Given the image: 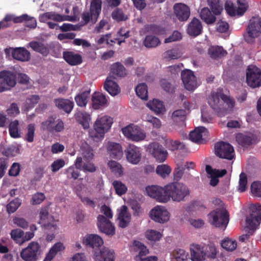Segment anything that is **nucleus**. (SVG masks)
<instances>
[{
    "mask_svg": "<svg viewBox=\"0 0 261 261\" xmlns=\"http://www.w3.org/2000/svg\"><path fill=\"white\" fill-rule=\"evenodd\" d=\"M249 209L250 214L246 219L247 233L239 237V241L242 242L249 239L250 236L254 233L261 223V204H253Z\"/></svg>",
    "mask_w": 261,
    "mask_h": 261,
    "instance_id": "1",
    "label": "nucleus"
},
{
    "mask_svg": "<svg viewBox=\"0 0 261 261\" xmlns=\"http://www.w3.org/2000/svg\"><path fill=\"white\" fill-rule=\"evenodd\" d=\"M167 196L169 201L171 199L173 201L180 202L184 201L186 197L189 196V188L182 182H173L166 185Z\"/></svg>",
    "mask_w": 261,
    "mask_h": 261,
    "instance_id": "2",
    "label": "nucleus"
},
{
    "mask_svg": "<svg viewBox=\"0 0 261 261\" xmlns=\"http://www.w3.org/2000/svg\"><path fill=\"white\" fill-rule=\"evenodd\" d=\"M112 123L113 119L109 116H103L98 118L94 124L95 132H90V136L96 141L101 140L105 134L111 128Z\"/></svg>",
    "mask_w": 261,
    "mask_h": 261,
    "instance_id": "3",
    "label": "nucleus"
},
{
    "mask_svg": "<svg viewBox=\"0 0 261 261\" xmlns=\"http://www.w3.org/2000/svg\"><path fill=\"white\" fill-rule=\"evenodd\" d=\"M208 219L211 224L224 230L229 222V215L226 210L216 208L208 215Z\"/></svg>",
    "mask_w": 261,
    "mask_h": 261,
    "instance_id": "4",
    "label": "nucleus"
},
{
    "mask_svg": "<svg viewBox=\"0 0 261 261\" xmlns=\"http://www.w3.org/2000/svg\"><path fill=\"white\" fill-rule=\"evenodd\" d=\"M17 83V73L8 70L0 71V92L10 90Z\"/></svg>",
    "mask_w": 261,
    "mask_h": 261,
    "instance_id": "5",
    "label": "nucleus"
},
{
    "mask_svg": "<svg viewBox=\"0 0 261 261\" xmlns=\"http://www.w3.org/2000/svg\"><path fill=\"white\" fill-rule=\"evenodd\" d=\"M261 31V18L252 17L249 21L247 28V33L244 35L245 40L248 43H252L254 39L258 37Z\"/></svg>",
    "mask_w": 261,
    "mask_h": 261,
    "instance_id": "6",
    "label": "nucleus"
},
{
    "mask_svg": "<svg viewBox=\"0 0 261 261\" xmlns=\"http://www.w3.org/2000/svg\"><path fill=\"white\" fill-rule=\"evenodd\" d=\"M246 83L252 88L261 86V70L254 65H250L246 70Z\"/></svg>",
    "mask_w": 261,
    "mask_h": 261,
    "instance_id": "7",
    "label": "nucleus"
},
{
    "mask_svg": "<svg viewBox=\"0 0 261 261\" xmlns=\"http://www.w3.org/2000/svg\"><path fill=\"white\" fill-rule=\"evenodd\" d=\"M215 153L220 158L228 160H232L234 156V151L232 146L223 141L217 142L215 144Z\"/></svg>",
    "mask_w": 261,
    "mask_h": 261,
    "instance_id": "8",
    "label": "nucleus"
},
{
    "mask_svg": "<svg viewBox=\"0 0 261 261\" xmlns=\"http://www.w3.org/2000/svg\"><path fill=\"white\" fill-rule=\"evenodd\" d=\"M40 246L35 242H32L20 252V256L24 261H36L40 253Z\"/></svg>",
    "mask_w": 261,
    "mask_h": 261,
    "instance_id": "9",
    "label": "nucleus"
},
{
    "mask_svg": "<svg viewBox=\"0 0 261 261\" xmlns=\"http://www.w3.org/2000/svg\"><path fill=\"white\" fill-rule=\"evenodd\" d=\"M148 195L160 202L166 203L169 201L167 196L166 185L164 187L158 186H148L146 188Z\"/></svg>",
    "mask_w": 261,
    "mask_h": 261,
    "instance_id": "10",
    "label": "nucleus"
},
{
    "mask_svg": "<svg viewBox=\"0 0 261 261\" xmlns=\"http://www.w3.org/2000/svg\"><path fill=\"white\" fill-rule=\"evenodd\" d=\"M124 135L133 141L139 142L145 139L146 134L140 127L130 124L122 129Z\"/></svg>",
    "mask_w": 261,
    "mask_h": 261,
    "instance_id": "11",
    "label": "nucleus"
},
{
    "mask_svg": "<svg viewBox=\"0 0 261 261\" xmlns=\"http://www.w3.org/2000/svg\"><path fill=\"white\" fill-rule=\"evenodd\" d=\"M238 7H237L231 1H227L225 4V10L231 16H242L248 8V4L245 0H238Z\"/></svg>",
    "mask_w": 261,
    "mask_h": 261,
    "instance_id": "12",
    "label": "nucleus"
},
{
    "mask_svg": "<svg viewBox=\"0 0 261 261\" xmlns=\"http://www.w3.org/2000/svg\"><path fill=\"white\" fill-rule=\"evenodd\" d=\"M97 226L99 231L108 236H113L115 233V226L110 220L102 215L97 217Z\"/></svg>",
    "mask_w": 261,
    "mask_h": 261,
    "instance_id": "13",
    "label": "nucleus"
},
{
    "mask_svg": "<svg viewBox=\"0 0 261 261\" xmlns=\"http://www.w3.org/2000/svg\"><path fill=\"white\" fill-rule=\"evenodd\" d=\"M150 216L156 222L164 223L169 220V213L164 206H156L151 210Z\"/></svg>",
    "mask_w": 261,
    "mask_h": 261,
    "instance_id": "14",
    "label": "nucleus"
},
{
    "mask_svg": "<svg viewBox=\"0 0 261 261\" xmlns=\"http://www.w3.org/2000/svg\"><path fill=\"white\" fill-rule=\"evenodd\" d=\"M124 152L127 161L134 165L138 164L141 160V153L139 147L129 144L125 149Z\"/></svg>",
    "mask_w": 261,
    "mask_h": 261,
    "instance_id": "15",
    "label": "nucleus"
},
{
    "mask_svg": "<svg viewBox=\"0 0 261 261\" xmlns=\"http://www.w3.org/2000/svg\"><path fill=\"white\" fill-rule=\"evenodd\" d=\"M181 78L187 90L193 91L197 87L196 78L192 71L189 69L182 71Z\"/></svg>",
    "mask_w": 261,
    "mask_h": 261,
    "instance_id": "16",
    "label": "nucleus"
},
{
    "mask_svg": "<svg viewBox=\"0 0 261 261\" xmlns=\"http://www.w3.org/2000/svg\"><path fill=\"white\" fill-rule=\"evenodd\" d=\"M40 222L42 226L46 229H55L57 225L55 224L53 217L49 216L48 207H42L39 212Z\"/></svg>",
    "mask_w": 261,
    "mask_h": 261,
    "instance_id": "17",
    "label": "nucleus"
},
{
    "mask_svg": "<svg viewBox=\"0 0 261 261\" xmlns=\"http://www.w3.org/2000/svg\"><path fill=\"white\" fill-rule=\"evenodd\" d=\"M150 152L157 162H164L167 159L168 152L159 143L153 142L149 145Z\"/></svg>",
    "mask_w": 261,
    "mask_h": 261,
    "instance_id": "18",
    "label": "nucleus"
},
{
    "mask_svg": "<svg viewBox=\"0 0 261 261\" xmlns=\"http://www.w3.org/2000/svg\"><path fill=\"white\" fill-rule=\"evenodd\" d=\"M103 243L102 238L95 234H87L83 239V244L87 247L94 249V252L98 251Z\"/></svg>",
    "mask_w": 261,
    "mask_h": 261,
    "instance_id": "19",
    "label": "nucleus"
},
{
    "mask_svg": "<svg viewBox=\"0 0 261 261\" xmlns=\"http://www.w3.org/2000/svg\"><path fill=\"white\" fill-rule=\"evenodd\" d=\"M10 50H12V56L14 59L25 62L29 61L30 59V52L24 47H18L13 49L6 48L5 52L6 54H8Z\"/></svg>",
    "mask_w": 261,
    "mask_h": 261,
    "instance_id": "20",
    "label": "nucleus"
},
{
    "mask_svg": "<svg viewBox=\"0 0 261 261\" xmlns=\"http://www.w3.org/2000/svg\"><path fill=\"white\" fill-rule=\"evenodd\" d=\"M94 258L97 261H114L115 252L113 250L103 247L95 251Z\"/></svg>",
    "mask_w": 261,
    "mask_h": 261,
    "instance_id": "21",
    "label": "nucleus"
},
{
    "mask_svg": "<svg viewBox=\"0 0 261 261\" xmlns=\"http://www.w3.org/2000/svg\"><path fill=\"white\" fill-rule=\"evenodd\" d=\"M190 252L192 261H204L206 255L204 247L194 243L190 246Z\"/></svg>",
    "mask_w": 261,
    "mask_h": 261,
    "instance_id": "22",
    "label": "nucleus"
},
{
    "mask_svg": "<svg viewBox=\"0 0 261 261\" xmlns=\"http://www.w3.org/2000/svg\"><path fill=\"white\" fill-rule=\"evenodd\" d=\"M173 9L174 14L179 21H186L189 18L190 10L186 5L181 3L176 4Z\"/></svg>",
    "mask_w": 261,
    "mask_h": 261,
    "instance_id": "23",
    "label": "nucleus"
},
{
    "mask_svg": "<svg viewBox=\"0 0 261 261\" xmlns=\"http://www.w3.org/2000/svg\"><path fill=\"white\" fill-rule=\"evenodd\" d=\"M83 159L81 156H77L74 162L75 167L70 166L66 170V173L68 178L77 179L80 175L79 170L82 169Z\"/></svg>",
    "mask_w": 261,
    "mask_h": 261,
    "instance_id": "24",
    "label": "nucleus"
},
{
    "mask_svg": "<svg viewBox=\"0 0 261 261\" xmlns=\"http://www.w3.org/2000/svg\"><path fill=\"white\" fill-rule=\"evenodd\" d=\"M47 19H51L57 22H61L65 20H71L70 17L68 15H61L55 12H46L41 15L39 20L41 22H45Z\"/></svg>",
    "mask_w": 261,
    "mask_h": 261,
    "instance_id": "25",
    "label": "nucleus"
},
{
    "mask_svg": "<svg viewBox=\"0 0 261 261\" xmlns=\"http://www.w3.org/2000/svg\"><path fill=\"white\" fill-rule=\"evenodd\" d=\"M107 150L110 156L112 159L120 160L123 156L122 147L118 143L110 142L108 144Z\"/></svg>",
    "mask_w": 261,
    "mask_h": 261,
    "instance_id": "26",
    "label": "nucleus"
},
{
    "mask_svg": "<svg viewBox=\"0 0 261 261\" xmlns=\"http://www.w3.org/2000/svg\"><path fill=\"white\" fill-rule=\"evenodd\" d=\"M63 57L65 61L71 66L79 65L82 63V57L73 51H64Z\"/></svg>",
    "mask_w": 261,
    "mask_h": 261,
    "instance_id": "27",
    "label": "nucleus"
},
{
    "mask_svg": "<svg viewBox=\"0 0 261 261\" xmlns=\"http://www.w3.org/2000/svg\"><path fill=\"white\" fill-rule=\"evenodd\" d=\"M92 102L93 109L98 110L107 106L108 100L102 93L95 92L92 96Z\"/></svg>",
    "mask_w": 261,
    "mask_h": 261,
    "instance_id": "28",
    "label": "nucleus"
},
{
    "mask_svg": "<svg viewBox=\"0 0 261 261\" xmlns=\"http://www.w3.org/2000/svg\"><path fill=\"white\" fill-rule=\"evenodd\" d=\"M113 76H108L105 83L104 88L112 96L117 95L120 92V89L116 82L114 81Z\"/></svg>",
    "mask_w": 261,
    "mask_h": 261,
    "instance_id": "29",
    "label": "nucleus"
},
{
    "mask_svg": "<svg viewBox=\"0 0 261 261\" xmlns=\"http://www.w3.org/2000/svg\"><path fill=\"white\" fill-rule=\"evenodd\" d=\"M202 26L200 21L194 18L189 24L187 32L189 35L196 37L199 35L202 32Z\"/></svg>",
    "mask_w": 261,
    "mask_h": 261,
    "instance_id": "30",
    "label": "nucleus"
},
{
    "mask_svg": "<svg viewBox=\"0 0 261 261\" xmlns=\"http://www.w3.org/2000/svg\"><path fill=\"white\" fill-rule=\"evenodd\" d=\"M131 219V215L127 211V207L125 205H123L121 208L118 215L119 226L121 228L126 227Z\"/></svg>",
    "mask_w": 261,
    "mask_h": 261,
    "instance_id": "31",
    "label": "nucleus"
},
{
    "mask_svg": "<svg viewBox=\"0 0 261 261\" xmlns=\"http://www.w3.org/2000/svg\"><path fill=\"white\" fill-rule=\"evenodd\" d=\"M54 102L57 107L68 114L71 112L74 107L73 102L67 99H55Z\"/></svg>",
    "mask_w": 261,
    "mask_h": 261,
    "instance_id": "32",
    "label": "nucleus"
},
{
    "mask_svg": "<svg viewBox=\"0 0 261 261\" xmlns=\"http://www.w3.org/2000/svg\"><path fill=\"white\" fill-rule=\"evenodd\" d=\"M216 15L207 7L202 8L200 13L201 19L208 24H213L216 21Z\"/></svg>",
    "mask_w": 261,
    "mask_h": 261,
    "instance_id": "33",
    "label": "nucleus"
},
{
    "mask_svg": "<svg viewBox=\"0 0 261 261\" xmlns=\"http://www.w3.org/2000/svg\"><path fill=\"white\" fill-rule=\"evenodd\" d=\"M29 45L34 51L43 56H47L49 53L48 48L42 42L33 41L29 43Z\"/></svg>",
    "mask_w": 261,
    "mask_h": 261,
    "instance_id": "34",
    "label": "nucleus"
},
{
    "mask_svg": "<svg viewBox=\"0 0 261 261\" xmlns=\"http://www.w3.org/2000/svg\"><path fill=\"white\" fill-rule=\"evenodd\" d=\"M165 146L169 150L174 151L177 150H184L185 148V145L178 140H173L171 139L165 140Z\"/></svg>",
    "mask_w": 261,
    "mask_h": 261,
    "instance_id": "35",
    "label": "nucleus"
},
{
    "mask_svg": "<svg viewBox=\"0 0 261 261\" xmlns=\"http://www.w3.org/2000/svg\"><path fill=\"white\" fill-rule=\"evenodd\" d=\"M81 151L84 160L86 161H91L94 158L93 150L87 143H84L81 146Z\"/></svg>",
    "mask_w": 261,
    "mask_h": 261,
    "instance_id": "36",
    "label": "nucleus"
},
{
    "mask_svg": "<svg viewBox=\"0 0 261 261\" xmlns=\"http://www.w3.org/2000/svg\"><path fill=\"white\" fill-rule=\"evenodd\" d=\"M144 29L146 32L158 35H164L166 33L165 28L155 24H149L144 26Z\"/></svg>",
    "mask_w": 261,
    "mask_h": 261,
    "instance_id": "37",
    "label": "nucleus"
},
{
    "mask_svg": "<svg viewBox=\"0 0 261 261\" xmlns=\"http://www.w3.org/2000/svg\"><path fill=\"white\" fill-rule=\"evenodd\" d=\"M206 131L207 129L205 127L199 126L190 132L189 139L194 142L199 143L202 140V134Z\"/></svg>",
    "mask_w": 261,
    "mask_h": 261,
    "instance_id": "38",
    "label": "nucleus"
},
{
    "mask_svg": "<svg viewBox=\"0 0 261 261\" xmlns=\"http://www.w3.org/2000/svg\"><path fill=\"white\" fill-rule=\"evenodd\" d=\"M186 117V111L183 109L174 111L172 114L171 119L178 125L184 124Z\"/></svg>",
    "mask_w": 261,
    "mask_h": 261,
    "instance_id": "39",
    "label": "nucleus"
},
{
    "mask_svg": "<svg viewBox=\"0 0 261 261\" xmlns=\"http://www.w3.org/2000/svg\"><path fill=\"white\" fill-rule=\"evenodd\" d=\"M147 106L156 114L163 113L165 111L163 102L158 99L149 101L147 103Z\"/></svg>",
    "mask_w": 261,
    "mask_h": 261,
    "instance_id": "40",
    "label": "nucleus"
},
{
    "mask_svg": "<svg viewBox=\"0 0 261 261\" xmlns=\"http://www.w3.org/2000/svg\"><path fill=\"white\" fill-rule=\"evenodd\" d=\"M160 44L159 38L152 35H147L143 41L144 45L148 48L156 47Z\"/></svg>",
    "mask_w": 261,
    "mask_h": 261,
    "instance_id": "41",
    "label": "nucleus"
},
{
    "mask_svg": "<svg viewBox=\"0 0 261 261\" xmlns=\"http://www.w3.org/2000/svg\"><path fill=\"white\" fill-rule=\"evenodd\" d=\"M108 166L115 175L120 177L123 174L124 169L119 163L113 160L109 161Z\"/></svg>",
    "mask_w": 261,
    "mask_h": 261,
    "instance_id": "42",
    "label": "nucleus"
},
{
    "mask_svg": "<svg viewBox=\"0 0 261 261\" xmlns=\"http://www.w3.org/2000/svg\"><path fill=\"white\" fill-rule=\"evenodd\" d=\"M111 72L113 74L119 77H124L126 75L125 68L119 62H116L112 65Z\"/></svg>",
    "mask_w": 261,
    "mask_h": 261,
    "instance_id": "43",
    "label": "nucleus"
},
{
    "mask_svg": "<svg viewBox=\"0 0 261 261\" xmlns=\"http://www.w3.org/2000/svg\"><path fill=\"white\" fill-rule=\"evenodd\" d=\"M227 54V51L221 46H211L208 49L210 57L215 59L224 57Z\"/></svg>",
    "mask_w": 261,
    "mask_h": 261,
    "instance_id": "44",
    "label": "nucleus"
},
{
    "mask_svg": "<svg viewBox=\"0 0 261 261\" xmlns=\"http://www.w3.org/2000/svg\"><path fill=\"white\" fill-rule=\"evenodd\" d=\"M222 93H215L212 95V97L209 101V105L217 113L219 116H221L220 110V107L219 106L220 95Z\"/></svg>",
    "mask_w": 261,
    "mask_h": 261,
    "instance_id": "45",
    "label": "nucleus"
},
{
    "mask_svg": "<svg viewBox=\"0 0 261 261\" xmlns=\"http://www.w3.org/2000/svg\"><path fill=\"white\" fill-rule=\"evenodd\" d=\"M64 249L63 244L61 242L56 243L50 249L47 254L44 261H51L56 254Z\"/></svg>",
    "mask_w": 261,
    "mask_h": 261,
    "instance_id": "46",
    "label": "nucleus"
},
{
    "mask_svg": "<svg viewBox=\"0 0 261 261\" xmlns=\"http://www.w3.org/2000/svg\"><path fill=\"white\" fill-rule=\"evenodd\" d=\"M76 119L84 129H87L89 127V122L91 119L90 115L87 113L85 112L77 113L76 115Z\"/></svg>",
    "mask_w": 261,
    "mask_h": 261,
    "instance_id": "47",
    "label": "nucleus"
},
{
    "mask_svg": "<svg viewBox=\"0 0 261 261\" xmlns=\"http://www.w3.org/2000/svg\"><path fill=\"white\" fill-rule=\"evenodd\" d=\"M89 96V91H85L78 94L74 98L77 105L81 107H85L88 102Z\"/></svg>",
    "mask_w": 261,
    "mask_h": 261,
    "instance_id": "48",
    "label": "nucleus"
},
{
    "mask_svg": "<svg viewBox=\"0 0 261 261\" xmlns=\"http://www.w3.org/2000/svg\"><path fill=\"white\" fill-rule=\"evenodd\" d=\"M236 141L242 146L247 147L252 144L253 139L249 135L239 133L236 136Z\"/></svg>",
    "mask_w": 261,
    "mask_h": 261,
    "instance_id": "49",
    "label": "nucleus"
},
{
    "mask_svg": "<svg viewBox=\"0 0 261 261\" xmlns=\"http://www.w3.org/2000/svg\"><path fill=\"white\" fill-rule=\"evenodd\" d=\"M102 1L101 0H92L90 11L95 18L98 19L101 10Z\"/></svg>",
    "mask_w": 261,
    "mask_h": 261,
    "instance_id": "50",
    "label": "nucleus"
},
{
    "mask_svg": "<svg viewBox=\"0 0 261 261\" xmlns=\"http://www.w3.org/2000/svg\"><path fill=\"white\" fill-rule=\"evenodd\" d=\"M134 244L137 248L136 249V251H139L138 255L136 256V260H139L140 258H142L149 253L147 247L141 242L139 241H135Z\"/></svg>",
    "mask_w": 261,
    "mask_h": 261,
    "instance_id": "51",
    "label": "nucleus"
},
{
    "mask_svg": "<svg viewBox=\"0 0 261 261\" xmlns=\"http://www.w3.org/2000/svg\"><path fill=\"white\" fill-rule=\"evenodd\" d=\"M207 3L215 15H220L223 10L220 0H207Z\"/></svg>",
    "mask_w": 261,
    "mask_h": 261,
    "instance_id": "52",
    "label": "nucleus"
},
{
    "mask_svg": "<svg viewBox=\"0 0 261 261\" xmlns=\"http://www.w3.org/2000/svg\"><path fill=\"white\" fill-rule=\"evenodd\" d=\"M136 94L141 99L147 100L148 98L147 86L145 83L139 84L136 88Z\"/></svg>",
    "mask_w": 261,
    "mask_h": 261,
    "instance_id": "53",
    "label": "nucleus"
},
{
    "mask_svg": "<svg viewBox=\"0 0 261 261\" xmlns=\"http://www.w3.org/2000/svg\"><path fill=\"white\" fill-rule=\"evenodd\" d=\"M19 122L17 120L12 121L9 126V131L10 136L13 138H18L20 137V133L18 130Z\"/></svg>",
    "mask_w": 261,
    "mask_h": 261,
    "instance_id": "54",
    "label": "nucleus"
},
{
    "mask_svg": "<svg viewBox=\"0 0 261 261\" xmlns=\"http://www.w3.org/2000/svg\"><path fill=\"white\" fill-rule=\"evenodd\" d=\"M234 96L238 102L243 103L246 100L248 93L245 88H238L234 91Z\"/></svg>",
    "mask_w": 261,
    "mask_h": 261,
    "instance_id": "55",
    "label": "nucleus"
},
{
    "mask_svg": "<svg viewBox=\"0 0 261 261\" xmlns=\"http://www.w3.org/2000/svg\"><path fill=\"white\" fill-rule=\"evenodd\" d=\"M112 185L116 193L119 196L124 194L127 192V187L120 180H114L112 183Z\"/></svg>",
    "mask_w": 261,
    "mask_h": 261,
    "instance_id": "56",
    "label": "nucleus"
},
{
    "mask_svg": "<svg viewBox=\"0 0 261 261\" xmlns=\"http://www.w3.org/2000/svg\"><path fill=\"white\" fill-rule=\"evenodd\" d=\"M171 172V168L167 165H158L156 168V173L163 178L168 176Z\"/></svg>",
    "mask_w": 261,
    "mask_h": 261,
    "instance_id": "57",
    "label": "nucleus"
},
{
    "mask_svg": "<svg viewBox=\"0 0 261 261\" xmlns=\"http://www.w3.org/2000/svg\"><path fill=\"white\" fill-rule=\"evenodd\" d=\"M21 204V200L19 198H16L11 201L7 205V211L9 214H12L16 211Z\"/></svg>",
    "mask_w": 261,
    "mask_h": 261,
    "instance_id": "58",
    "label": "nucleus"
},
{
    "mask_svg": "<svg viewBox=\"0 0 261 261\" xmlns=\"http://www.w3.org/2000/svg\"><path fill=\"white\" fill-rule=\"evenodd\" d=\"M54 122V116H49L46 120L41 123V128L44 131H47L51 134L53 124Z\"/></svg>",
    "mask_w": 261,
    "mask_h": 261,
    "instance_id": "59",
    "label": "nucleus"
},
{
    "mask_svg": "<svg viewBox=\"0 0 261 261\" xmlns=\"http://www.w3.org/2000/svg\"><path fill=\"white\" fill-rule=\"evenodd\" d=\"M112 18L118 21H125L127 19V16L125 15L122 10L119 8L115 9L111 14Z\"/></svg>",
    "mask_w": 261,
    "mask_h": 261,
    "instance_id": "60",
    "label": "nucleus"
},
{
    "mask_svg": "<svg viewBox=\"0 0 261 261\" xmlns=\"http://www.w3.org/2000/svg\"><path fill=\"white\" fill-rule=\"evenodd\" d=\"M52 127L51 134L60 133L64 129V123L61 119H57L54 117V122Z\"/></svg>",
    "mask_w": 261,
    "mask_h": 261,
    "instance_id": "61",
    "label": "nucleus"
},
{
    "mask_svg": "<svg viewBox=\"0 0 261 261\" xmlns=\"http://www.w3.org/2000/svg\"><path fill=\"white\" fill-rule=\"evenodd\" d=\"M40 97L37 95H32L28 97L25 102V107L27 110L32 109L39 102Z\"/></svg>",
    "mask_w": 261,
    "mask_h": 261,
    "instance_id": "62",
    "label": "nucleus"
},
{
    "mask_svg": "<svg viewBox=\"0 0 261 261\" xmlns=\"http://www.w3.org/2000/svg\"><path fill=\"white\" fill-rule=\"evenodd\" d=\"M237 242L229 239H225L221 242V246L225 250L232 251L237 248Z\"/></svg>",
    "mask_w": 261,
    "mask_h": 261,
    "instance_id": "63",
    "label": "nucleus"
},
{
    "mask_svg": "<svg viewBox=\"0 0 261 261\" xmlns=\"http://www.w3.org/2000/svg\"><path fill=\"white\" fill-rule=\"evenodd\" d=\"M251 191L254 196L261 197V181H254L251 185Z\"/></svg>",
    "mask_w": 261,
    "mask_h": 261,
    "instance_id": "64",
    "label": "nucleus"
}]
</instances>
